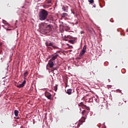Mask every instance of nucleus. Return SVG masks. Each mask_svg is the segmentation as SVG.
I'll list each match as a JSON object with an SVG mask.
<instances>
[{"mask_svg": "<svg viewBox=\"0 0 128 128\" xmlns=\"http://www.w3.org/2000/svg\"><path fill=\"white\" fill-rule=\"evenodd\" d=\"M62 18H66V16H68V14L66 13H62L61 15Z\"/></svg>", "mask_w": 128, "mask_h": 128, "instance_id": "ddd939ff", "label": "nucleus"}, {"mask_svg": "<svg viewBox=\"0 0 128 128\" xmlns=\"http://www.w3.org/2000/svg\"><path fill=\"white\" fill-rule=\"evenodd\" d=\"M2 43L0 41V46H2Z\"/></svg>", "mask_w": 128, "mask_h": 128, "instance_id": "5701e85b", "label": "nucleus"}, {"mask_svg": "<svg viewBox=\"0 0 128 128\" xmlns=\"http://www.w3.org/2000/svg\"><path fill=\"white\" fill-rule=\"evenodd\" d=\"M54 90H55L56 92V90H58V85H56L54 87Z\"/></svg>", "mask_w": 128, "mask_h": 128, "instance_id": "412c9836", "label": "nucleus"}, {"mask_svg": "<svg viewBox=\"0 0 128 128\" xmlns=\"http://www.w3.org/2000/svg\"><path fill=\"white\" fill-rule=\"evenodd\" d=\"M24 78H26V76H28V71H26L24 74Z\"/></svg>", "mask_w": 128, "mask_h": 128, "instance_id": "2eb2a0df", "label": "nucleus"}, {"mask_svg": "<svg viewBox=\"0 0 128 128\" xmlns=\"http://www.w3.org/2000/svg\"><path fill=\"white\" fill-rule=\"evenodd\" d=\"M2 58H1V60H2V61L0 62H2Z\"/></svg>", "mask_w": 128, "mask_h": 128, "instance_id": "cd10ccee", "label": "nucleus"}, {"mask_svg": "<svg viewBox=\"0 0 128 128\" xmlns=\"http://www.w3.org/2000/svg\"><path fill=\"white\" fill-rule=\"evenodd\" d=\"M86 108V110H88L87 112H90V107H88L86 105V106H84V108Z\"/></svg>", "mask_w": 128, "mask_h": 128, "instance_id": "dca6fc26", "label": "nucleus"}, {"mask_svg": "<svg viewBox=\"0 0 128 128\" xmlns=\"http://www.w3.org/2000/svg\"><path fill=\"white\" fill-rule=\"evenodd\" d=\"M80 122H86V117L82 116L81 120H80Z\"/></svg>", "mask_w": 128, "mask_h": 128, "instance_id": "6e6552de", "label": "nucleus"}, {"mask_svg": "<svg viewBox=\"0 0 128 128\" xmlns=\"http://www.w3.org/2000/svg\"><path fill=\"white\" fill-rule=\"evenodd\" d=\"M88 2H90V4H94V0H88Z\"/></svg>", "mask_w": 128, "mask_h": 128, "instance_id": "6ab92c4d", "label": "nucleus"}, {"mask_svg": "<svg viewBox=\"0 0 128 128\" xmlns=\"http://www.w3.org/2000/svg\"><path fill=\"white\" fill-rule=\"evenodd\" d=\"M101 106V108H102V106Z\"/></svg>", "mask_w": 128, "mask_h": 128, "instance_id": "2f4dec72", "label": "nucleus"}, {"mask_svg": "<svg viewBox=\"0 0 128 128\" xmlns=\"http://www.w3.org/2000/svg\"><path fill=\"white\" fill-rule=\"evenodd\" d=\"M93 6H94V8H96V4H94V5H93Z\"/></svg>", "mask_w": 128, "mask_h": 128, "instance_id": "b1692460", "label": "nucleus"}, {"mask_svg": "<svg viewBox=\"0 0 128 128\" xmlns=\"http://www.w3.org/2000/svg\"><path fill=\"white\" fill-rule=\"evenodd\" d=\"M52 70H56V68H52Z\"/></svg>", "mask_w": 128, "mask_h": 128, "instance_id": "c85d7f7f", "label": "nucleus"}, {"mask_svg": "<svg viewBox=\"0 0 128 128\" xmlns=\"http://www.w3.org/2000/svg\"><path fill=\"white\" fill-rule=\"evenodd\" d=\"M72 90L70 88H69L66 91V94H72Z\"/></svg>", "mask_w": 128, "mask_h": 128, "instance_id": "9d476101", "label": "nucleus"}, {"mask_svg": "<svg viewBox=\"0 0 128 128\" xmlns=\"http://www.w3.org/2000/svg\"><path fill=\"white\" fill-rule=\"evenodd\" d=\"M46 4H52V0H46Z\"/></svg>", "mask_w": 128, "mask_h": 128, "instance_id": "a211bd4d", "label": "nucleus"}, {"mask_svg": "<svg viewBox=\"0 0 128 128\" xmlns=\"http://www.w3.org/2000/svg\"><path fill=\"white\" fill-rule=\"evenodd\" d=\"M45 44L47 48H50L52 50V47H48V46H52L54 44H52V42H46L45 43Z\"/></svg>", "mask_w": 128, "mask_h": 128, "instance_id": "39448f33", "label": "nucleus"}, {"mask_svg": "<svg viewBox=\"0 0 128 128\" xmlns=\"http://www.w3.org/2000/svg\"><path fill=\"white\" fill-rule=\"evenodd\" d=\"M117 90H119L120 92H122V90H120V89Z\"/></svg>", "mask_w": 128, "mask_h": 128, "instance_id": "a878e982", "label": "nucleus"}, {"mask_svg": "<svg viewBox=\"0 0 128 128\" xmlns=\"http://www.w3.org/2000/svg\"><path fill=\"white\" fill-rule=\"evenodd\" d=\"M58 54H56V55L54 56L50 60H56L58 58Z\"/></svg>", "mask_w": 128, "mask_h": 128, "instance_id": "0eeeda50", "label": "nucleus"}, {"mask_svg": "<svg viewBox=\"0 0 128 128\" xmlns=\"http://www.w3.org/2000/svg\"><path fill=\"white\" fill-rule=\"evenodd\" d=\"M78 106H82V108H84V106H86V105H84V103H82V102H81Z\"/></svg>", "mask_w": 128, "mask_h": 128, "instance_id": "4468645a", "label": "nucleus"}, {"mask_svg": "<svg viewBox=\"0 0 128 128\" xmlns=\"http://www.w3.org/2000/svg\"><path fill=\"white\" fill-rule=\"evenodd\" d=\"M59 52H60V51H57L56 54H58Z\"/></svg>", "mask_w": 128, "mask_h": 128, "instance_id": "393cba45", "label": "nucleus"}, {"mask_svg": "<svg viewBox=\"0 0 128 128\" xmlns=\"http://www.w3.org/2000/svg\"><path fill=\"white\" fill-rule=\"evenodd\" d=\"M45 96L48 100H52V94L50 93L49 92H45Z\"/></svg>", "mask_w": 128, "mask_h": 128, "instance_id": "7ed1b4c3", "label": "nucleus"}, {"mask_svg": "<svg viewBox=\"0 0 128 128\" xmlns=\"http://www.w3.org/2000/svg\"><path fill=\"white\" fill-rule=\"evenodd\" d=\"M82 50H84L85 52H86V45L83 46Z\"/></svg>", "mask_w": 128, "mask_h": 128, "instance_id": "f3484780", "label": "nucleus"}, {"mask_svg": "<svg viewBox=\"0 0 128 128\" xmlns=\"http://www.w3.org/2000/svg\"><path fill=\"white\" fill-rule=\"evenodd\" d=\"M43 26H44V28H50V25H48L46 24H43Z\"/></svg>", "mask_w": 128, "mask_h": 128, "instance_id": "f8f14e48", "label": "nucleus"}, {"mask_svg": "<svg viewBox=\"0 0 128 128\" xmlns=\"http://www.w3.org/2000/svg\"><path fill=\"white\" fill-rule=\"evenodd\" d=\"M69 42H70V44H74V40H70Z\"/></svg>", "mask_w": 128, "mask_h": 128, "instance_id": "aec40b11", "label": "nucleus"}, {"mask_svg": "<svg viewBox=\"0 0 128 128\" xmlns=\"http://www.w3.org/2000/svg\"><path fill=\"white\" fill-rule=\"evenodd\" d=\"M101 110H102V108H101Z\"/></svg>", "mask_w": 128, "mask_h": 128, "instance_id": "7c9ffc66", "label": "nucleus"}, {"mask_svg": "<svg viewBox=\"0 0 128 128\" xmlns=\"http://www.w3.org/2000/svg\"><path fill=\"white\" fill-rule=\"evenodd\" d=\"M54 62H52V60H50L48 61V67H50V68H52L54 67Z\"/></svg>", "mask_w": 128, "mask_h": 128, "instance_id": "f03ea898", "label": "nucleus"}, {"mask_svg": "<svg viewBox=\"0 0 128 128\" xmlns=\"http://www.w3.org/2000/svg\"><path fill=\"white\" fill-rule=\"evenodd\" d=\"M52 48H54V50H56V49H59L60 48H58V46H52Z\"/></svg>", "mask_w": 128, "mask_h": 128, "instance_id": "4be33fe9", "label": "nucleus"}, {"mask_svg": "<svg viewBox=\"0 0 128 128\" xmlns=\"http://www.w3.org/2000/svg\"><path fill=\"white\" fill-rule=\"evenodd\" d=\"M48 16V12L44 9H42L39 12L38 16L40 20H46Z\"/></svg>", "mask_w": 128, "mask_h": 128, "instance_id": "f257e3e1", "label": "nucleus"}, {"mask_svg": "<svg viewBox=\"0 0 128 128\" xmlns=\"http://www.w3.org/2000/svg\"><path fill=\"white\" fill-rule=\"evenodd\" d=\"M67 28H68V30H70V28H68V27H67Z\"/></svg>", "mask_w": 128, "mask_h": 128, "instance_id": "c756f323", "label": "nucleus"}, {"mask_svg": "<svg viewBox=\"0 0 128 128\" xmlns=\"http://www.w3.org/2000/svg\"><path fill=\"white\" fill-rule=\"evenodd\" d=\"M84 54H86V51L84 50H82V51L80 52V56H84Z\"/></svg>", "mask_w": 128, "mask_h": 128, "instance_id": "1a4fd4ad", "label": "nucleus"}, {"mask_svg": "<svg viewBox=\"0 0 128 128\" xmlns=\"http://www.w3.org/2000/svg\"><path fill=\"white\" fill-rule=\"evenodd\" d=\"M26 80H24L22 82V84H18L17 85H16V86H17V88H24V84H26Z\"/></svg>", "mask_w": 128, "mask_h": 128, "instance_id": "20e7f679", "label": "nucleus"}, {"mask_svg": "<svg viewBox=\"0 0 128 128\" xmlns=\"http://www.w3.org/2000/svg\"><path fill=\"white\" fill-rule=\"evenodd\" d=\"M6 30H12V29H6Z\"/></svg>", "mask_w": 128, "mask_h": 128, "instance_id": "bb28decb", "label": "nucleus"}, {"mask_svg": "<svg viewBox=\"0 0 128 128\" xmlns=\"http://www.w3.org/2000/svg\"><path fill=\"white\" fill-rule=\"evenodd\" d=\"M88 112H90V111H86V110H84L82 112V116H86L88 114Z\"/></svg>", "mask_w": 128, "mask_h": 128, "instance_id": "423d86ee", "label": "nucleus"}, {"mask_svg": "<svg viewBox=\"0 0 128 128\" xmlns=\"http://www.w3.org/2000/svg\"><path fill=\"white\" fill-rule=\"evenodd\" d=\"M19 112L18 110H15L14 111V116H18V114H19Z\"/></svg>", "mask_w": 128, "mask_h": 128, "instance_id": "9b49d317", "label": "nucleus"}]
</instances>
